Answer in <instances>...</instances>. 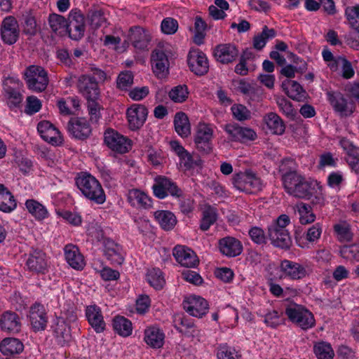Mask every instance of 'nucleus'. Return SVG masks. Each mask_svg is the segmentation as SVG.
Listing matches in <instances>:
<instances>
[{"instance_id":"nucleus-6","label":"nucleus","mask_w":359,"mask_h":359,"mask_svg":"<svg viewBox=\"0 0 359 359\" xmlns=\"http://www.w3.org/2000/svg\"><path fill=\"white\" fill-rule=\"evenodd\" d=\"M288 319L302 330H307L315 326L316 320L313 313L304 306L293 304L285 309Z\"/></svg>"},{"instance_id":"nucleus-46","label":"nucleus","mask_w":359,"mask_h":359,"mask_svg":"<svg viewBox=\"0 0 359 359\" xmlns=\"http://www.w3.org/2000/svg\"><path fill=\"white\" fill-rule=\"evenodd\" d=\"M146 280L156 290L162 289L165 283L162 271L158 268L148 269Z\"/></svg>"},{"instance_id":"nucleus-53","label":"nucleus","mask_w":359,"mask_h":359,"mask_svg":"<svg viewBox=\"0 0 359 359\" xmlns=\"http://www.w3.org/2000/svg\"><path fill=\"white\" fill-rule=\"evenodd\" d=\"M340 256L349 262H359V244L346 245L339 250Z\"/></svg>"},{"instance_id":"nucleus-58","label":"nucleus","mask_w":359,"mask_h":359,"mask_svg":"<svg viewBox=\"0 0 359 359\" xmlns=\"http://www.w3.org/2000/svg\"><path fill=\"white\" fill-rule=\"evenodd\" d=\"M314 352L318 359H332L334 351L331 346L326 342H319L314 346Z\"/></svg>"},{"instance_id":"nucleus-31","label":"nucleus","mask_w":359,"mask_h":359,"mask_svg":"<svg viewBox=\"0 0 359 359\" xmlns=\"http://www.w3.org/2000/svg\"><path fill=\"white\" fill-rule=\"evenodd\" d=\"M67 262L74 269L81 270L86 263L79 248L72 244L67 245L64 249Z\"/></svg>"},{"instance_id":"nucleus-39","label":"nucleus","mask_w":359,"mask_h":359,"mask_svg":"<svg viewBox=\"0 0 359 359\" xmlns=\"http://www.w3.org/2000/svg\"><path fill=\"white\" fill-rule=\"evenodd\" d=\"M174 126L177 133L182 137H187L191 134V125L187 114L177 112L174 118Z\"/></svg>"},{"instance_id":"nucleus-51","label":"nucleus","mask_w":359,"mask_h":359,"mask_svg":"<svg viewBox=\"0 0 359 359\" xmlns=\"http://www.w3.org/2000/svg\"><path fill=\"white\" fill-rule=\"evenodd\" d=\"M275 36L276 31L272 28H268V27L265 25L262 32L254 37L253 46L257 50H262L265 46L267 41Z\"/></svg>"},{"instance_id":"nucleus-27","label":"nucleus","mask_w":359,"mask_h":359,"mask_svg":"<svg viewBox=\"0 0 359 359\" xmlns=\"http://www.w3.org/2000/svg\"><path fill=\"white\" fill-rule=\"evenodd\" d=\"M128 201L131 206L136 208L149 209L152 206L151 198L144 191L137 189L129 190Z\"/></svg>"},{"instance_id":"nucleus-56","label":"nucleus","mask_w":359,"mask_h":359,"mask_svg":"<svg viewBox=\"0 0 359 359\" xmlns=\"http://www.w3.org/2000/svg\"><path fill=\"white\" fill-rule=\"evenodd\" d=\"M189 94L186 85H179L172 88L168 93L172 101L177 103H182L187 100Z\"/></svg>"},{"instance_id":"nucleus-4","label":"nucleus","mask_w":359,"mask_h":359,"mask_svg":"<svg viewBox=\"0 0 359 359\" xmlns=\"http://www.w3.org/2000/svg\"><path fill=\"white\" fill-rule=\"evenodd\" d=\"M231 182L237 190L250 194H257L264 187L262 180L251 170L233 174Z\"/></svg>"},{"instance_id":"nucleus-41","label":"nucleus","mask_w":359,"mask_h":359,"mask_svg":"<svg viewBox=\"0 0 359 359\" xmlns=\"http://www.w3.org/2000/svg\"><path fill=\"white\" fill-rule=\"evenodd\" d=\"M112 325L115 332L121 337H126L132 334V323L123 316H115L112 321Z\"/></svg>"},{"instance_id":"nucleus-8","label":"nucleus","mask_w":359,"mask_h":359,"mask_svg":"<svg viewBox=\"0 0 359 359\" xmlns=\"http://www.w3.org/2000/svg\"><path fill=\"white\" fill-rule=\"evenodd\" d=\"M151 189L154 195L159 199H164L168 195L176 198L182 196V191L177 184L170 178L162 175H158L154 178V183Z\"/></svg>"},{"instance_id":"nucleus-14","label":"nucleus","mask_w":359,"mask_h":359,"mask_svg":"<svg viewBox=\"0 0 359 359\" xmlns=\"http://www.w3.org/2000/svg\"><path fill=\"white\" fill-rule=\"evenodd\" d=\"M184 310L191 316L202 318L209 309L208 302L203 297L197 295H189L183 302Z\"/></svg>"},{"instance_id":"nucleus-26","label":"nucleus","mask_w":359,"mask_h":359,"mask_svg":"<svg viewBox=\"0 0 359 359\" xmlns=\"http://www.w3.org/2000/svg\"><path fill=\"white\" fill-rule=\"evenodd\" d=\"M86 316L88 323L97 333L102 332L105 330L106 323L99 306L97 305L87 306Z\"/></svg>"},{"instance_id":"nucleus-32","label":"nucleus","mask_w":359,"mask_h":359,"mask_svg":"<svg viewBox=\"0 0 359 359\" xmlns=\"http://www.w3.org/2000/svg\"><path fill=\"white\" fill-rule=\"evenodd\" d=\"M315 184H317V181H308L304 176H302L299 183L297 184L290 196L299 198L310 199L313 195Z\"/></svg>"},{"instance_id":"nucleus-37","label":"nucleus","mask_w":359,"mask_h":359,"mask_svg":"<svg viewBox=\"0 0 359 359\" xmlns=\"http://www.w3.org/2000/svg\"><path fill=\"white\" fill-rule=\"evenodd\" d=\"M263 120L271 133L278 135L284 133L285 130L284 122L277 114L270 112L264 116Z\"/></svg>"},{"instance_id":"nucleus-11","label":"nucleus","mask_w":359,"mask_h":359,"mask_svg":"<svg viewBox=\"0 0 359 359\" xmlns=\"http://www.w3.org/2000/svg\"><path fill=\"white\" fill-rule=\"evenodd\" d=\"M28 88L36 92L46 89L48 83V74L44 69H27L24 73Z\"/></svg>"},{"instance_id":"nucleus-10","label":"nucleus","mask_w":359,"mask_h":359,"mask_svg":"<svg viewBox=\"0 0 359 359\" xmlns=\"http://www.w3.org/2000/svg\"><path fill=\"white\" fill-rule=\"evenodd\" d=\"M279 170L282 174L283 187L285 191L291 195L302 175L294 170V163L291 159L283 160L279 166Z\"/></svg>"},{"instance_id":"nucleus-62","label":"nucleus","mask_w":359,"mask_h":359,"mask_svg":"<svg viewBox=\"0 0 359 359\" xmlns=\"http://www.w3.org/2000/svg\"><path fill=\"white\" fill-rule=\"evenodd\" d=\"M41 108V102L35 96H29L27 98V104L25 112L29 115H32L38 112Z\"/></svg>"},{"instance_id":"nucleus-29","label":"nucleus","mask_w":359,"mask_h":359,"mask_svg":"<svg viewBox=\"0 0 359 359\" xmlns=\"http://www.w3.org/2000/svg\"><path fill=\"white\" fill-rule=\"evenodd\" d=\"M220 252L227 257H236L242 252L241 243L233 237H225L219 240Z\"/></svg>"},{"instance_id":"nucleus-13","label":"nucleus","mask_w":359,"mask_h":359,"mask_svg":"<svg viewBox=\"0 0 359 359\" xmlns=\"http://www.w3.org/2000/svg\"><path fill=\"white\" fill-rule=\"evenodd\" d=\"M148 114L147 107L141 104H133L126 110V117L131 130L140 129L145 123Z\"/></svg>"},{"instance_id":"nucleus-34","label":"nucleus","mask_w":359,"mask_h":359,"mask_svg":"<svg viewBox=\"0 0 359 359\" xmlns=\"http://www.w3.org/2000/svg\"><path fill=\"white\" fill-rule=\"evenodd\" d=\"M282 88L287 95L298 102L304 101L307 97V93L297 82L286 79L282 83Z\"/></svg>"},{"instance_id":"nucleus-42","label":"nucleus","mask_w":359,"mask_h":359,"mask_svg":"<svg viewBox=\"0 0 359 359\" xmlns=\"http://www.w3.org/2000/svg\"><path fill=\"white\" fill-rule=\"evenodd\" d=\"M53 330L56 338L60 343H66L71 339L70 326L62 317L57 318Z\"/></svg>"},{"instance_id":"nucleus-24","label":"nucleus","mask_w":359,"mask_h":359,"mask_svg":"<svg viewBox=\"0 0 359 359\" xmlns=\"http://www.w3.org/2000/svg\"><path fill=\"white\" fill-rule=\"evenodd\" d=\"M238 50L236 46L231 43H223L217 45L214 50L215 59L224 65H227L234 61L238 55Z\"/></svg>"},{"instance_id":"nucleus-21","label":"nucleus","mask_w":359,"mask_h":359,"mask_svg":"<svg viewBox=\"0 0 359 359\" xmlns=\"http://www.w3.org/2000/svg\"><path fill=\"white\" fill-rule=\"evenodd\" d=\"M173 256L176 261L182 266L195 268L199 263L196 253L184 245H177L173 250Z\"/></svg>"},{"instance_id":"nucleus-30","label":"nucleus","mask_w":359,"mask_h":359,"mask_svg":"<svg viewBox=\"0 0 359 359\" xmlns=\"http://www.w3.org/2000/svg\"><path fill=\"white\" fill-rule=\"evenodd\" d=\"M104 255L108 260L114 264H121L123 262L124 257L122 248L110 239L104 241Z\"/></svg>"},{"instance_id":"nucleus-59","label":"nucleus","mask_w":359,"mask_h":359,"mask_svg":"<svg viewBox=\"0 0 359 359\" xmlns=\"http://www.w3.org/2000/svg\"><path fill=\"white\" fill-rule=\"evenodd\" d=\"M344 182L343 173L340 171L332 172L327 176V185L339 191Z\"/></svg>"},{"instance_id":"nucleus-12","label":"nucleus","mask_w":359,"mask_h":359,"mask_svg":"<svg viewBox=\"0 0 359 359\" xmlns=\"http://www.w3.org/2000/svg\"><path fill=\"white\" fill-rule=\"evenodd\" d=\"M224 130L231 141L246 143L257 139V133L252 128L242 127L237 124H227Z\"/></svg>"},{"instance_id":"nucleus-22","label":"nucleus","mask_w":359,"mask_h":359,"mask_svg":"<svg viewBox=\"0 0 359 359\" xmlns=\"http://www.w3.org/2000/svg\"><path fill=\"white\" fill-rule=\"evenodd\" d=\"M29 319L34 331L45 330L47 324V313L43 304L36 302L29 309Z\"/></svg>"},{"instance_id":"nucleus-16","label":"nucleus","mask_w":359,"mask_h":359,"mask_svg":"<svg viewBox=\"0 0 359 359\" xmlns=\"http://www.w3.org/2000/svg\"><path fill=\"white\" fill-rule=\"evenodd\" d=\"M67 25V32L73 40L81 39L85 32L84 16L79 11H71Z\"/></svg>"},{"instance_id":"nucleus-19","label":"nucleus","mask_w":359,"mask_h":359,"mask_svg":"<svg viewBox=\"0 0 359 359\" xmlns=\"http://www.w3.org/2000/svg\"><path fill=\"white\" fill-rule=\"evenodd\" d=\"M37 130L41 138L52 145L57 146L62 143L63 138L59 130L48 121L38 123Z\"/></svg>"},{"instance_id":"nucleus-49","label":"nucleus","mask_w":359,"mask_h":359,"mask_svg":"<svg viewBox=\"0 0 359 359\" xmlns=\"http://www.w3.org/2000/svg\"><path fill=\"white\" fill-rule=\"evenodd\" d=\"M260 62L259 55L252 49H246L241 55L239 63L236 67H256Z\"/></svg>"},{"instance_id":"nucleus-35","label":"nucleus","mask_w":359,"mask_h":359,"mask_svg":"<svg viewBox=\"0 0 359 359\" xmlns=\"http://www.w3.org/2000/svg\"><path fill=\"white\" fill-rule=\"evenodd\" d=\"M27 212L39 222L48 219L50 213L47 208L35 199H27L25 203Z\"/></svg>"},{"instance_id":"nucleus-55","label":"nucleus","mask_w":359,"mask_h":359,"mask_svg":"<svg viewBox=\"0 0 359 359\" xmlns=\"http://www.w3.org/2000/svg\"><path fill=\"white\" fill-rule=\"evenodd\" d=\"M151 62L154 67H169L170 65L167 55L160 48H156L152 51Z\"/></svg>"},{"instance_id":"nucleus-61","label":"nucleus","mask_w":359,"mask_h":359,"mask_svg":"<svg viewBox=\"0 0 359 359\" xmlns=\"http://www.w3.org/2000/svg\"><path fill=\"white\" fill-rule=\"evenodd\" d=\"M265 324L272 328H275L284 323L282 313L277 311H269L264 316Z\"/></svg>"},{"instance_id":"nucleus-2","label":"nucleus","mask_w":359,"mask_h":359,"mask_svg":"<svg viewBox=\"0 0 359 359\" xmlns=\"http://www.w3.org/2000/svg\"><path fill=\"white\" fill-rule=\"evenodd\" d=\"M95 78L82 75L78 81L79 91L88 100V110L90 120L97 122L101 117L100 105L95 101L100 92Z\"/></svg>"},{"instance_id":"nucleus-36","label":"nucleus","mask_w":359,"mask_h":359,"mask_svg":"<svg viewBox=\"0 0 359 359\" xmlns=\"http://www.w3.org/2000/svg\"><path fill=\"white\" fill-rule=\"evenodd\" d=\"M0 325L4 331L16 333L20 330L21 323L15 313L6 311L1 316Z\"/></svg>"},{"instance_id":"nucleus-9","label":"nucleus","mask_w":359,"mask_h":359,"mask_svg":"<svg viewBox=\"0 0 359 359\" xmlns=\"http://www.w3.org/2000/svg\"><path fill=\"white\" fill-rule=\"evenodd\" d=\"M104 142L111 150L121 154L128 152L133 146L130 139L111 128L105 130Z\"/></svg>"},{"instance_id":"nucleus-48","label":"nucleus","mask_w":359,"mask_h":359,"mask_svg":"<svg viewBox=\"0 0 359 359\" xmlns=\"http://www.w3.org/2000/svg\"><path fill=\"white\" fill-rule=\"evenodd\" d=\"M344 16L349 27L359 34V4L346 6L344 10Z\"/></svg>"},{"instance_id":"nucleus-43","label":"nucleus","mask_w":359,"mask_h":359,"mask_svg":"<svg viewBox=\"0 0 359 359\" xmlns=\"http://www.w3.org/2000/svg\"><path fill=\"white\" fill-rule=\"evenodd\" d=\"M156 220L164 230L172 229L177 223L175 215L168 210H158L154 214Z\"/></svg>"},{"instance_id":"nucleus-3","label":"nucleus","mask_w":359,"mask_h":359,"mask_svg":"<svg viewBox=\"0 0 359 359\" xmlns=\"http://www.w3.org/2000/svg\"><path fill=\"white\" fill-rule=\"evenodd\" d=\"M290 223L287 215H280L268 228V236L271 243L276 247L287 248L291 244V238L286 226Z\"/></svg>"},{"instance_id":"nucleus-28","label":"nucleus","mask_w":359,"mask_h":359,"mask_svg":"<svg viewBox=\"0 0 359 359\" xmlns=\"http://www.w3.org/2000/svg\"><path fill=\"white\" fill-rule=\"evenodd\" d=\"M328 100L335 111L341 116L351 115L353 109L351 104H348L346 99L341 93L328 92L327 93Z\"/></svg>"},{"instance_id":"nucleus-57","label":"nucleus","mask_w":359,"mask_h":359,"mask_svg":"<svg viewBox=\"0 0 359 359\" xmlns=\"http://www.w3.org/2000/svg\"><path fill=\"white\" fill-rule=\"evenodd\" d=\"M334 230L338 240L341 242L350 241L353 238V234L350 229V226L345 222H339L334 226Z\"/></svg>"},{"instance_id":"nucleus-64","label":"nucleus","mask_w":359,"mask_h":359,"mask_svg":"<svg viewBox=\"0 0 359 359\" xmlns=\"http://www.w3.org/2000/svg\"><path fill=\"white\" fill-rule=\"evenodd\" d=\"M346 161L353 171L359 173V149H353L352 153H349L346 156Z\"/></svg>"},{"instance_id":"nucleus-18","label":"nucleus","mask_w":359,"mask_h":359,"mask_svg":"<svg viewBox=\"0 0 359 359\" xmlns=\"http://www.w3.org/2000/svg\"><path fill=\"white\" fill-rule=\"evenodd\" d=\"M279 269L281 273L280 277L290 280L302 279L307 274L306 268L303 265L288 259L282 260Z\"/></svg>"},{"instance_id":"nucleus-40","label":"nucleus","mask_w":359,"mask_h":359,"mask_svg":"<svg viewBox=\"0 0 359 359\" xmlns=\"http://www.w3.org/2000/svg\"><path fill=\"white\" fill-rule=\"evenodd\" d=\"M17 206L14 196L4 185L0 184V210L10 212Z\"/></svg>"},{"instance_id":"nucleus-38","label":"nucleus","mask_w":359,"mask_h":359,"mask_svg":"<svg viewBox=\"0 0 359 359\" xmlns=\"http://www.w3.org/2000/svg\"><path fill=\"white\" fill-rule=\"evenodd\" d=\"M22 343L15 338H6L0 343V351L6 356H11L21 353L23 350Z\"/></svg>"},{"instance_id":"nucleus-17","label":"nucleus","mask_w":359,"mask_h":359,"mask_svg":"<svg viewBox=\"0 0 359 359\" xmlns=\"http://www.w3.org/2000/svg\"><path fill=\"white\" fill-rule=\"evenodd\" d=\"M20 31L18 22L13 16L5 18L1 25V37L4 43L12 45L18 39Z\"/></svg>"},{"instance_id":"nucleus-54","label":"nucleus","mask_w":359,"mask_h":359,"mask_svg":"<svg viewBox=\"0 0 359 359\" xmlns=\"http://www.w3.org/2000/svg\"><path fill=\"white\" fill-rule=\"evenodd\" d=\"M217 359H243L240 351L227 345H220L217 351Z\"/></svg>"},{"instance_id":"nucleus-20","label":"nucleus","mask_w":359,"mask_h":359,"mask_svg":"<svg viewBox=\"0 0 359 359\" xmlns=\"http://www.w3.org/2000/svg\"><path fill=\"white\" fill-rule=\"evenodd\" d=\"M129 38L133 47L137 50H149L151 36L147 30L140 27H131Z\"/></svg>"},{"instance_id":"nucleus-47","label":"nucleus","mask_w":359,"mask_h":359,"mask_svg":"<svg viewBox=\"0 0 359 359\" xmlns=\"http://www.w3.org/2000/svg\"><path fill=\"white\" fill-rule=\"evenodd\" d=\"M67 22L65 17L56 13H52L48 17L49 26L55 34H63L66 33Z\"/></svg>"},{"instance_id":"nucleus-60","label":"nucleus","mask_w":359,"mask_h":359,"mask_svg":"<svg viewBox=\"0 0 359 359\" xmlns=\"http://www.w3.org/2000/svg\"><path fill=\"white\" fill-rule=\"evenodd\" d=\"M133 74L129 70L121 72L117 78V87L121 90H127L133 83Z\"/></svg>"},{"instance_id":"nucleus-7","label":"nucleus","mask_w":359,"mask_h":359,"mask_svg":"<svg viewBox=\"0 0 359 359\" xmlns=\"http://www.w3.org/2000/svg\"><path fill=\"white\" fill-rule=\"evenodd\" d=\"M215 127L213 124L200 121L195 127L194 142L198 150L208 154L212 150Z\"/></svg>"},{"instance_id":"nucleus-50","label":"nucleus","mask_w":359,"mask_h":359,"mask_svg":"<svg viewBox=\"0 0 359 359\" xmlns=\"http://www.w3.org/2000/svg\"><path fill=\"white\" fill-rule=\"evenodd\" d=\"M217 219V212L215 208L210 205H205L203 210V215L201 220L200 228L203 231L210 229Z\"/></svg>"},{"instance_id":"nucleus-63","label":"nucleus","mask_w":359,"mask_h":359,"mask_svg":"<svg viewBox=\"0 0 359 359\" xmlns=\"http://www.w3.org/2000/svg\"><path fill=\"white\" fill-rule=\"evenodd\" d=\"M231 111L235 118L243 121L250 118V111L242 104H234L231 107Z\"/></svg>"},{"instance_id":"nucleus-15","label":"nucleus","mask_w":359,"mask_h":359,"mask_svg":"<svg viewBox=\"0 0 359 359\" xmlns=\"http://www.w3.org/2000/svg\"><path fill=\"white\" fill-rule=\"evenodd\" d=\"M25 265L32 272L44 274L48 268L47 256L42 250H32L28 255Z\"/></svg>"},{"instance_id":"nucleus-25","label":"nucleus","mask_w":359,"mask_h":359,"mask_svg":"<svg viewBox=\"0 0 359 359\" xmlns=\"http://www.w3.org/2000/svg\"><path fill=\"white\" fill-rule=\"evenodd\" d=\"M69 131L75 137L84 140L91 134V126L86 118H75L69 123Z\"/></svg>"},{"instance_id":"nucleus-52","label":"nucleus","mask_w":359,"mask_h":359,"mask_svg":"<svg viewBox=\"0 0 359 359\" xmlns=\"http://www.w3.org/2000/svg\"><path fill=\"white\" fill-rule=\"evenodd\" d=\"M88 17L90 22V25L94 28H98L105 26L107 24V18L104 12L99 8H91L88 11Z\"/></svg>"},{"instance_id":"nucleus-23","label":"nucleus","mask_w":359,"mask_h":359,"mask_svg":"<svg viewBox=\"0 0 359 359\" xmlns=\"http://www.w3.org/2000/svg\"><path fill=\"white\" fill-rule=\"evenodd\" d=\"M36 14L32 9L25 10L22 13L20 22L24 34L34 36L40 30V27L36 22Z\"/></svg>"},{"instance_id":"nucleus-1","label":"nucleus","mask_w":359,"mask_h":359,"mask_svg":"<svg viewBox=\"0 0 359 359\" xmlns=\"http://www.w3.org/2000/svg\"><path fill=\"white\" fill-rule=\"evenodd\" d=\"M75 183L82 196L97 205L106 201V194L101 183L93 175L84 172L79 175Z\"/></svg>"},{"instance_id":"nucleus-5","label":"nucleus","mask_w":359,"mask_h":359,"mask_svg":"<svg viewBox=\"0 0 359 359\" xmlns=\"http://www.w3.org/2000/svg\"><path fill=\"white\" fill-rule=\"evenodd\" d=\"M4 95L10 109L18 108L23 100V84L14 76H8L3 81Z\"/></svg>"},{"instance_id":"nucleus-44","label":"nucleus","mask_w":359,"mask_h":359,"mask_svg":"<svg viewBox=\"0 0 359 359\" xmlns=\"http://www.w3.org/2000/svg\"><path fill=\"white\" fill-rule=\"evenodd\" d=\"M189 67H208L206 55L198 49L190 50L187 55Z\"/></svg>"},{"instance_id":"nucleus-45","label":"nucleus","mask_w":359,"mask_h":359,"mask_svg":"<svg viewBox=\"0 0 359 359\" xmlns=\"http://www.w3.org/2000/svg\"><path fill=\"white\" fill-rule=\"evenodd\" d=\"M294 210L299 214V222L302 224H311L315 221L316 215L311 205L301 202L295 205Z\"/></svg>"},{"instance_id":"nucleus-33","label":"nucleus","mask_w":359,"mask_h":359,"mask_svg":"<svg viewBox=\"0 0 359 359\" xmlns=\"http://www.w3.org/2000/svg\"><path fill=\"white\" fill-rule=\"evenodd\" d=\"M144 341L153 348H161L164 344L165 334L157 327L151 326L144 330Z\"/></svg>"}]
</instances>
